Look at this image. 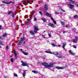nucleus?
I'll return each instance as SVG.
<instances>
[{"label": "nucleus", "mask_w": 78, "mask_h": 78, "mask_svg": "<svg viewBox=\"0 0 78 78\" xmlns=\"http://www.w3.org/2000/svg\"><path fill=\"white\" fill-rule=\"evenodd\" d=\"M44 8L45 10H46L47 11L48 10V6H47V5H44Z\"/></svg>", "instance_id": "obj_13"}, {"label": "nucleus", "mask_w": 78, "mask_h": 78, "mask_svg": "<svg viewBox=\"0 0 78 78\" xmlns=\"http://www.w3.org/2000/svg\"><path fill=\"white\" fill-rule=\"evenodd\" d=\"M76 6H77V7H78V4H76Z\"/></svg>", "instance_id": "obj_50"}, {"label": "nucleus", "mask_w": 78, "mask_h": 78, "mask_svg": "<svg viewBox=\"0 0 78 78\" xmlns=\"http://www.w3.org/2000/svg\"><path fill=\"white\" fill-rule=\"evenodd\" d=\"M0 39H3V37H0Z\"/></svg>", "instance_id": "obj_46"}, {"label": "nucleus", "mask_w": 78, "mask_h": 78, "mask_svg": "<svg viewBox=\"0 0 78 78\" xmlns=\"http://www.w3.org/2000/svg\"><path fill=\"white\" fill-rule=\"evenodd\" d=\"M58 47H61V45H58Z\"/></svg>", "instance_id": "obj_51"}, {"label": "nucleus", "mask_w": 78, "mask_h": 78, "mask_svg": "<svg viewBox=\"0 0 78 78\" xmlns=\"http://www.w3.org/2000/svg\"><path fill=\"white\" fill-rule=\"evenodd\" d=\"M44 38H45V37H44Z\"/></svg>", "instance_id": "obj_54"}, {"label": "nucleus", "mask_w": 78, "mask_h": 78, "mask_svg": "<svg viewBox=\"0 0 78 78\" xmlns=\"http://www.w3.org/2000/svg\"><path fill=\"white\" fill-rule=\"evenodd\" d=\"M69 53H71V54H72V55H73V53L72 52V51H71V50L69 51Z\"/></svg>", "instance_id": "obj_23"}, {"label": "nucleus", "mask_w": 78, "mask_h": 78, "mask_svg": "<svg viewBox=\"0 0 78 78\" xmlns=\"http://www.w3.org/2000/svg\"><path fill=\"white\" fill-rule=\"evenodd\" d=\"M48 25L50 27H51L53 28H55V25L53 24V23H49L48 24Z\"/></svg>", "instance_id": "obj_4"}, {"label": "nucleus", "mask_w": 78, "mask_h": 78, "mask_svg": "<svg viewBox=\"0 0 78 78\" xmlns=\"http://www.w3.org/2000/svg\"><path fill=\"white\" fill-rule=\"evenodd\" d=\"M42 64L43 65V66H45V67H48V64L47 63H42Z\"/></svg>", "instance_id": "obj_7"}, {"label": "nucleus", "mask_w": 78, "mask_h": 78, "mask_svg": "<svg viewBox=\"0 0 78 78\" xmlns=\"http://www.w3.org/2000/svg\"><path fill=\"white\" fill-rule=\"evenodd\" d=\"M2 2L3 3H5V4H7V5H9V4H10V3H12V1H10V2H5V1H2Z\"/></svg>", "instance_id": "obj_10"}, {"label": "nucleus", "mask_w": 78, "mask_h": 78, "mask_svg": "<svg viewBox=\"0 0 78 78\" xmlns=\"http://www.w3.org/2000/svg\"><path fill=\"white\" fill-rule=\"evenodd\" d=\"M0 45H3V42L0 41Z\"/></svg>", "instance_id": "obj_35"}, {"label": "nucleus", "mask_w": 78, "mask_h": 78, "mask_svg": "<svg viewBox=\"0 0 78 78\" xmlns=\"http://www.w3.org/2000/svg\"><path fill=\"white\" fill-rule=\"evenodd\" d=\"M30 1H27L26 2V3H30Z\"/></svg>", "instance_id": "obj_34"}, {"label": "nucleus", "mask_w": 78, "mask_h": 78, "mask_svg": "<svg viewBox=\"0 0 78 78\" xmlns=\"http://www.w3.org/2000/svg\"><path fill=\"white\" fill-rule=\"evenodd\" d=\"M23 54H24L25 55H27L28 54V53L27 52H23Z\"/></svg>", "instance_id": "obj_21"}, {"label": "nucleus", "mask_w": 78, "mask_h": 78, "mask_svg": "<svg viewBox=\"0 0 78 78\" xmlns=\"http://www.w3.org/2000/svg\"><path fill=\"white\" fill-rule=\"evenodd\" d=\"M70 2L72 4H73V3H75V1H70L69 2V3H70Z\"/></svg>", "instance_id": "obj_18"}, {"label": "nucleus", "mask_w": 78, "mask_h": 78, "mask_svg": "<svg viewBox=\"0 0 78 78\" xmlns=\"http://www.w3.org/2000/svg\"><path fill=\"white\" fill-rule=\"evenodd\" d=\"M69 19H71V17H70V16H69Z\"/></svg>", "instance_id": "obj_52"}, {"label": "nucleus", "mask_w": 78, "mask_h": 78, "mask_svg": "<svg viewBox=\"0 0 78 78\" xmlns=\"http://www.w3.org/2000/svg\"><path fill=\"white\" fill-rule=\"evenodd\" d=\"M30 33L31 34V35H33V34H34V32H33V31L32 30L30 31Z\"/></svg>", "instance_id": "obj_17"}, {"label": "nucleus", "mask_w": 78, "mask_h": 78, "mask_svg": "<svg viewBox=\"0 0 78 78\" xmlns=\"http://www.w3.org/2000/svg\"><path fill=\"white\" fill-rule=\"evenodd\" d=\"M11 13H12V12H11V11H9V12L8 14L9 15L10 14H11Z\"/></svg>", "instance_id": "obj_28"}, {"label": "nucleus", "mask_w": 78, "mask_h": 78, "mask_svg": "<svg viewBox=\"0 0 78 78\" xmlns=\"http://www.w3.org/2000/svg\"><path fill=\"white\" fill-rule=\"evenodd\" d=\"M73 48H76V46L75 45H73Z\"/></svg>", "instance_id": "obj_25"}, {"label": "nucleus", "mask_w": 78, "mask_h": 78, "mask_svg": "<svg viewBox=\"0 0 78 78\" xmlns=\"http://www.w3.org/2000/svg\"><path fill=\"white\" fill-rule=\"evenodd\" d=\"M30 23V21H28L27 22V24H29V23Z\"/></svg>", "instance_id": "obj_42"}, {"label": "nucleus", "mask_w": 78, "mask_h": 78, "mask_svg": "<svg viewBox=\"0 0 78 78\" xmlns=\"http://www.w3.org/2000/svg\"><path fill=\"white\" fill-rule=\"evenodd\" d=\"M46 16H48V17H51V15L49 14L48 12L46 13Z\"/></svg>", "instance_id": "obj_15"}, {"label": "nucleus", "mask_w": 78, "mask_h": 78, "mask_svg": "<svg viewBox=\"0 0 78 78\" xmlns=\"http://www.w3.org/2000/svg\"><path fill=\"white\" fill-rule=\"evenodd\" d=\"M53 66V63H50L49 65H48V67H52Z\"/></svg>", "instance_id": "obj_5"}, {"label": "nucleus", "mask_w": 78, "mask_h": 78, "mask_svg": "<svg viewBox=\"0 0 78 78\" xmlns=\"http://www.w3.org/2000/svg\"><path fill=\"white\" fill-rule=\"evenodd\" d=\"M73 42L74 43L76 44V43H77V42H78V37L75 36V39L73 40Z\"/></svg>", "instance_id": "obj_3"}, {"label": "nucleus", "mask_w": 78, "mask_h": 78, "mask_svg": "<svg viewBox=\"0 0 78 78\" xmlns=\"http://www.w3.org/2000/svg\"><path fill=\"white\" fill-rule=\"evenodd\" d=\"M34 32L35 33H37V31H38L39 30V29L37 28V27H34Z\"/></svg>", "instance_id": "obj_8"}, {"label": "nucleus", "mask_w": 78, "mask_h": 78, "mask_svg": "<svg viewBox=\"0 0 78 78\" xmlns=\"http://www.w3.org/2000/svg\"><path fill=\"white\" fill-rule=\"evenodd\" d=\"M51 45H53V46H54V47H55V44H51Z\"/></svg>", "instance_id": "obj_36"}, {"label": "nucleus", "mask_w": 78, "mask_h": 78, "mask_svg": "<svg viewBox=\"0 0 78 78\" xmlns=\"http://www.w3.org/2000/svg\"><path fill=\"white\" fill-rule=\"evenodd\" d=\"M14 76H17V75L16 73H14Z\"/></svg>", "instance_id": "obj_31"}, {"label": "nucleus", "mask_w": 78, "mask_h": 78, "mask_svg": "<svg viewBox=\"0 0 78 78\" xmlns=\"http://www.w3.org/2000/svg\"><path fill=\"white\" fill-rule=\"evenodd\" d=\"M34 12H33V13H32V15H31V17H32L33 15L34 14Z\"/></svg>", "instance_id": "obj_40"}, {"label": "nucleus", "mask_w": 78, "mask_h": 78, "mask_svg": "<svg viewBox=\"0 0 78 78\" xmlns=\"http://www.w3.org/2000/svg\"><path fill=\"white\" fill-rule=\"evenodd\" d=\"M14 52V55L16 57V59H17V52H16V50H14L13 51Z\"/></svg>", "instance_id": "obj_11"}, {"label": "nucleus", "mask_w": 78, "mask_h": 78, "mask_svg": "<svg viewBox=\"0 0 78 78\" xmlns=\"http://www.w3.org/2000/svg\"><path fill=\"white\" fill-rule=\"evenodd\" d=\"M39 13H40V14L41 15V16H42V12L39 11Z\"/></svg>", "instance_id": "obj_37"}, {"label": "nucleus", "mask_w": 78, "mask_h": 78, "mask_svg": "<svg viewBox=\"0 0 78 78\" xmlns=\"http://www.w3.org/2000/svg\"><path fill=\"white\" fill-rule=\"evenodd\" d=\"M32 72L33 73H37V71H36L32 70Z\"/></svg>", "instance_id": "obj_20"}, {"label": "nucleus", "mask_w": 78, "mask_h": 78, "mask_svg": "<svg viewBox=\"0 0 78 78\" xmlns=\"http://www.w3.org/2000/svg\"><path fill=\"white\" fill-rule=\"evenodd\" d=\"M6 48L7 50L8 49V46H7Z\"/></svg>", "instance_id": "obj_47"}, {"label": "nucleus", "mask_w": 78, "mask_h": 78, "mask_svg": "<svg viewBox=\"0 0 78 78\" xmlns=\"http://www.w3.org/2000/svg\"><path fill=\"white\" fill-rule=\"evenodd\" d=\"M21 63H22V66H26L27 65V63H26V62H25L23 61H22Z\"/></svg>", "instance_id": "obj_9"}, {"label": "nucleus", "mask_w": 78, "mask_h": 78, "mask_svg": "<svg viewBox=\"0 0 78 78\" xmlns=\"http://www.w3.org/2000/svg\"><path fill=\"white\" fill-rule=\"evenodd\" d=\"M56 69H63V67L59 66H57L56 67Z\"/></svg>", "instance_id": "obj_14"}, {"label": "nucleus", "mask_w": 78, "mask_h": 78, "mask_svg": "<svg viewBox=\"0 0 78 78\" xmlns=\"http://www.w3.org/2000/svg\"><path fill=\"white\" fill-rule=\"evenodd\" d=\"M12 17H14V13H12Z\"/></svg>", "instance_id": "obj_30"}, {"label": "nucleus", "mask_w": 78, "mask_h": 78, "mask_svg": "<svg viewBox=\"0 0 78 78\" xmlns=\"http://www.w3.org/2000/svg\"><path fill=\"white\" fill-rule=\"evenodd\" d=\"M45 53H50V54H52V52H50L49 51H45Z\"/></svg>", "instance_id": "obj_19"}, {"label": "nucleus", "mask_w": 78, "mask_h": 78, "mask_svg": "<svg viewBox=\"0 0 78 78\" xmlns=\"http://www.w3.org/2000/svg\"><path fill=\"white\" fill-rule=\"evenodd\" d=\"M1 46H0V48H1Z\"/></svg>", "instance_id": "obj_57"}, {"label": "nucleus", "mask_w": 78, "mask_h": 78, "mask_svg": "<svg viewBox=\"0 0 78 78\" xmlns=\"http://www.w3.org/2000/svg\"><path fill=\"white\" fill-rule=\"evenodd\" d=\"M19 73H20V71H19Z\"/></svg>", "instance_id": "obj_56"}, {"label": "nucleus", "mask_w": 78, "mask_h": 78, "mask_svg": "<svg viewBox=\"0 0 78 78\" xmlns=\"http://www.w3.org/2000/svg\"><path fill=\"white\" fill-rule=\"evenodd\" d=\"M24 40L25 39H24V38H21L18 42V45H21L22 44V43L23 42V41H24Z\"/></svg>", "instance_id": "obj_2"}, {"label": "nucleus", "mask_w": 78, "mask_h": 78, "mask_svg": "<svg viewBox=\"0 0 78 78\" xmlns=\"http://www.w3.org/2000/svg\"><path fill=\"white\" fill-rule=\"evenodd\" d=\"M23 43L24 44H25V41Z\"/></svg>", "instance_id": "obj_53"}, {"label": "nucleus", "mask_w": 78, "mask_h": 78, "mask_svg": "<svg viewBox=\"0 0 78 78\" xmlns=\"http://www.w3.org/2000/svg\"><path fill=\"white\" fill-rule=\"evenodd\" d=\"M34 20H35V21H36L37 19H36V18H34Z\"/></svg>", "instance_id": "obj_41"}, {"label": "nucleus", "mask_w": 78, "mask_h": 78, "mask_svg": "<svg viewBox=\"0 0 78 78\" xmlns=\"http://www.w3.org/2000/svg\"><path fill=\"white\" fill-rule=\"evenodd\" d=\"M74 17L75 19H76V18H78V15H76L74 16Z\"/></svg>", "instance_id": "obj_22"}, {"label": "nucleus", "mask_w": 78, "mask_h": 78, "mask_svg": "<svg viewBox=\"0 0 78 78\" xmlns=\"http://www.w3.org/2000/svg\"><path fill=\"white\" fill-rule=\"evenodd\" d=\"M41 19L43 20V22H46V20L44 18H42Z\"/></svg>", "instance_id": "obj_26"}, {"label": "nucleus", "mask_w": 78, "mask_h": 78, "mask_svg": "<svg viewBox=\"0 0 78 78\" xmlns=\"http://www.w3.org/2000/svg\"><path fill=\"white\" fill-rule=\"evenodd\" d=\"M20 51H22V53H23V51H22V49H20Z\"/></svg>", "instance_id": "obj_44"}, {"label": "nucleus", "mask_w": 78, "mask_h": 78, "mask_svg": "<svg viewBox=\"0 0 78 78\" xmlns=\"http://www.w3.org/2000/svg\"><path fill=\"white\" fill-rule=\"evenodd\" d=\"M55 14H59V13H58V12H55Z\"/></svg>", "instance_id": "obj_38"}, {"label": "nucleus", "mask_w": 78, "mask_h": 78, "mask_svg": "<svg viewBox=\"0 0 78 78\" xmlns=\"http://www.w3.org/2000/svg\"><path fill=\"white\" fill-rule=\"evenodd\" d=\"M60 14H62V13H60Z\"/></svg>", "instance_id": "obj_58"}, {"label": "nucleus", "mask_w": 78, "mask_h": 78, "mask_svg": "<svg viewBox=\"0 0 78 78\" xmlns=\"http://www.w3.org/2000/svg\"><path fill=\"white\" fill-rule=\"evenodd\" d=\"M48 35L49 36V37H51V35H50V34H48Z\"/></svg>", "instance_id": "obj_49"}, {"label": "nucleus", "mask_w": 78, "mask_h": 78, "mask_svg": "<svg viewBox=\"0 0 78 78\" xmlns=\"http://www.w3.org/2000/svg\"><path fill=\"white\" fill-rule=\"evenodd\" d=\"M51 19L52 21H53V20H54L53 19V17H51Z\"/></svg>", "instance_id": "obj_39"}, {"label": "nucleus", "mask_w": 78, "mask_h": 78, "mask_svg": "<svg viewBox=\"0 0 78 78\" xmlns=\"http://www.w3.org/2000/svg\"><path fill=\"white\" fill-rule=\"evenodd\" d=\"M54 55H55V56H56L58 58H62V56L58 53L57 52H54Z\"/></svg>", "instance_id": "obj_1"}, {"label": "nucleus", "mask_w": 78, "mask_h": 78, "mask_svg": "<svg viewBox=\"0 0 78 78\" xmlns=\"http://www.w3.org/2000/svg\"><path fill=\"white\" fill-rule=\"evenodd\" d=\"M11 62H14V60H13V58H11Z\"/></svg>", "instance_id": "obj_33"}, {"label": "nucleus", "mask_w": 78, "mask_h": 78, "mask_svg": "<svg viewBox=\"0 0 78 78\" xmlns=\"http://www.w3.org/2000/svg\"><path fill=\"white\" fill-rule=\"evenodd\" d=\"M2 26L1 25H0V30H2Z\"/></svg>", "instance_id": "obj_48"}, {"label": "nucleus", "mask_w": 78, "mask_h": 78, "mask_svg": "<svg viewBox=\"0 0 78 78\" xmlns=\"http://www.w3.org/2000/svg\"><path fill=\"white\" fill-rule=\"evenodd\" d=\"M61 9L62 11L63 12H65V10H63V9Z\"/></svg>", "instance_id": "obj_43"}, {"label": "nucleus", "mask_w": 78, "mask_h": 78, "mask_svg": "<svg viewBox=\"0 0 78 78\" xmlns=\"http://www.w3.org/2000/svg\"><path fill=\"white\" fill-rule=\"evenodd\" d=\"M26 71L24 70H23V75L24 78H25V76L26 75Z\"/></svg>", "instance_id": "obj_12"}, {"label": "nucleus", "mask_w": 78, "mask_h": 78, "mask_svg": "<svg viewBox=\"0 0 78 78\" xmlns=\"http://www.w3.org/2000/svg\"><path fill=\"white\" fill-rule=\"evenodd\" d=\"M61 23L62 24V25H64V22H61Z\"/></svg>", "instance_id": "obj_24"}, {"label": "nucleus", "mask_w": 78, "mask_h": 78, "mask_svg": "<svg viewBox=\"0 0 78 78\" xmlns=\"http://www.w3.org/2000/svg\"><path fill=\"white\" fill-rule=\"evenodd\" d=\"M69 27H70V26L69 25H66V28H69Z\"/></svg>", "instance_id": "obj_27"}, {"label": "nucleus", "mask_w": 78, "mask_h": 78, "mask_svg": "<svg viewBox=\"0 0 78 78\" xmlns=\"http://www.w3.org/2000/svg\"><path fill=\"white\" fill-rule=\"evenodd\" d=\"M66 33V31H65V30L63 31V34H64V33Z\"/></svg>", "instance_id": "obj_45"}, {"label": "nucleus", "mask_w": 78, "mask_h": 78, "mask_svg": "<svg viewBox=\"0 0 78 78\" xmlns=\"http://www.w3.org/2000/svg\"><path fill=\"white\" fill-rule=\"evenodd\" d=\"M66 45V43H63L62 46V47L64 49H65V48H64V47H65Z\"/></svg>", "instance_id": "obj_16"}, {"label": "nucleus", "mask_w": 78, "mask_h": 78, "mask_svg": "<svg viewBox=\"0 0 78 78\" xmlns=\"http://www.w3.org/2000/svg\"><path fill=\"white\" fill-rule=\"evenodd\" d=\"M44 32H45V31L44 30Z\"/></svg>", "instance_id": "obj_55"}, {"label": "nucleus", "mask_w": 78, "mask_h": 78, "mask_svg": "<svg viewBox=\"0 0 78 78\" xmlns=\"http://www.w3.org/2000/svg\"><path fill=\"white\" fill-rule=\"evenodd\" d=\"M53 21L54 24H56V21H55V20H53Z\"/></svg>", "instance_id": "obj_32"}, {"label": "nucleus", "mask_w": 78, "mask_h": 78, "mask_svg": "<svg viewBox=\"0 0 78 78\" xmlns=\"http://www.w3.org/2000/svg\"><path fill=\"white\" fill-rule=\"evenodd\" d=\"M68 5L69 6V8L70 9H72L74 6V5H72V4H68Z\"/></svg>", "instance_id": "obj_6"}, {"label": "nucleus", "mask_w": 78, "mask_h": 78, "mask_svg": "<svg viewBox=\"0 0 78 78\" xmlns=\"http://www.w3.org/2000/svg\"><path fill=\"white\" fill-rule=\"evenodd\" d=\"M6 36H7L6 34H4L3 35V37H6Z\"/></svg>", "instance_id": "obj_29"}]
</instances>
